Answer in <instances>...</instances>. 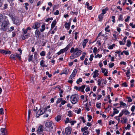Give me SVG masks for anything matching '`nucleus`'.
I'll use <instances>...</instances> for the list:
<instances>
[{"label":"nucleus","instance_id":"obj_11","mask_svg":"<svg viewBox=\"0 0 135 135\" xmlns=\"http://www.w3.org/2000/svg\"><path fill=\"white\" fill-rule=\"evenodd\" d=\"M40 27V24L38 22L35 23L32 27V28L34 29H37Z\"/></svg>","mask_w":135,"mask_h":135},{"label":"nucleus","instance_id":"obj_55","mask_svg":"<svg viewBox=\"0 0 135 135\" xmlns=\"http://www.w3.org/2000/svg\"><path fill=\"white\" fill-rule=\"evenodd\" d=\"M3 109L2 108H1L0 109V114H4V112H3Z\"/></svg>","mask_w":135,"mask_h":135},{"label":"nucleus","instance_id":"obj_35","mask_svg":"<svg viewBox=\"0 0 135 135\" xmlns=\"http://www.w3.org/2000/svg\"><path fill=\"white\" fill-rule=\"evenodd\" d=\"M113 110H114V111L113 112V113L114 114H118V113L119 112V111L117 109L114 108H113Z\"/></svg>","mask_w":135,"mask_h":135},{"label":"nucleus","instance_id":"obj_40","mask_svg":"<svg viewBox=\"0 0 135 135\" xmlns=\"http://www.w3.org/2000/svg\"><path fill=\"white\" fill-rule=\"evenodd\" d=\"M77 73V71L76 69H74L73 72H72L71 74L73 75L74 76H75Z\"/></svg>","mask_w":135,"mask_h":135},{"label":"nucleus","instance_id":"obj_5","mask_svg":"<svg viewBox=\"0 0 135 135\" xmlns=\"http://www.w3.org/2000/svg\"><path fill=\"white\" fill-rule=\"evenodd\" d=\"M85 88V85H82L81 86H80L78 87L77 86H75L74 87V89L76 90L81 91L82 92L84 93V89Z\"/></svg>","mask_w":135,"mask_h":135},{"label":"nucleus","instance_id":"obj_20","mask_svg":"<svg viewBox=\"0 0 135 135\" xmlns=\"http://www.w3.org/2000/svg\"><path fill=\"white\" fill-rule=\"evenodd\" d=\"M28 36L27 34L26 35V34L23 33L21 36L22 39L23 40H24L25 39L27 38Z\"/></svg>","mask_w":135,"mask_h":135},{"label":"nucleus","instance_id":"obj_18","mask_svg":"<svg viewBox=\"0 0 135 135\" xmlns=\"http://www.w3.org/2000/svg\"><path fill=\"white\" fill-rule=\"evenodd\" d=\"M88 39H84V40L83 42L82 43V45L83 48H84L86 45V44L88 42Z\"/></svg>","mask_w":135,"mask_h":135},{"label":"nucleus","instance_id":"obj_42","mask_svg":"<svg viewBox=\"0 0 135 135\" xmlns=\"http://www.w3.org/2000/svg\"><path fill=\"white\" fill-rule=\"evenodd\" d=\"M88 129V128L87 127H85L84 128H82L81 129V131L82 132L84 131L85 130H87Z\"/></svg>","mask_w":135,"mask_h":135},{"label":"nucleus","instance_id":"obj_52","mask_svg":"<svg viewBox=\"0 0 135 135\" xmlns=\"http://www.w3.org/2000/svg\"><path fill=\"white\" fill-rule=\"evenodd\" d=\"M69 122L71 124V125H74V123H75L76 121L75 120L70 121Z\"/></svg>","mask_w":135,"mask_h":135},{"label":"nucleus","instance_id":"obj_1","mask_svg":"<svg viewBox=\"0 0 135 135\" xmlns=\"http://www.w3.org/2000/svg\"><path fill=\"white\" fill-rule=\"evenodd\" d=\"M79 97L77 94L72 95L70 97V101L73 104H75L78 102Z\"/></svg>","mask_w":135,"mask_h":135},{"label":"nucleus","instance_id":"obj_50","mask_svg":"<svg viewBox=\"0 0 135 135\" xmlns=\"http://www.w3.org/2000/svg\"><path fill=\"white\" fill-rule=\"evenodd\" d=\"M89 133V132L88 131H84L83 133L84 135H88Z\"/></svg>","mask_w":135,"mask_h":135},{"label":"nucleus","instance_id":"obj_34","mask_svg":"<svg viewBox=\"0 0 135 135\" xmlns=\"http://www.w3.org/2000/svg\"><path fill=\"white\" fill-rule=\"evenodd\" d=\"M79 33L78 32H76L75 33V40H77V38L78 37V34Z\"/></svg>","mask_w":135,"mask_h":135},{"label":"nucleus","instance_id":"obj_13","mask_svg":"<svg viewBox=\"0 0 135 135\" xmlns=\"http://www.w3.org/2000/svg\"><path fill=\"white\" fill-rule=\"evenodd\" d=\"M98 71L97 70H95L94 72V75L93 76V78H95L98 76L99 74L98 73Z\"/></svg>","mask_w":135,"mask_h":135},{"label":"nucleus","instance_id":"obj_24","mask_svg":"<svg viewBox=\"0 0 135 135\" xmlns=\"http://www.w3.org/2000/svg\"><path fill=\"white\" fill-rule=\"evenodd\" d=\"M1 132L3 134V135H5V133L6 132V129L4 128H2L1 129Z\"/></svg>","mask_w":135,"mask_h":135},{"label":"nucleus","instance_id":"obj_64","mask_svg":"<svg viewBox=\"0 0 135 135\" xmlns=\"http://www.w3.org/2000/svg\"><path fill=\"white\" fill-rule=\"evenodd\" d=\"M122 85L124 87H127L128 86L126 83H124L122 84Z\"/></svg>","mask_w":135,"mask_h":135},{"label":"nucleus","instance_id":"obj_56","mask_svg":"<svg viewBox=\"0 0 135 135\" xmlns=\"http://www.w3.org/2000/svg\"><path fill=\"white\" fill-rule=\"evenodd\" d=\"M70 121L69 119L68 118H66V120L65 121V123L66 124L68 123Z\"/></svg>","mask_w":135,"mask_h":135},{"label":"nucleus","instance_id":"obj_63","mask_svg":"<svg viewBox=\"0 0 135 135\" xmlns=\"http://www.w3.org/2000/svg\"><path fill=\"white\" fill-rule=\"evenodd\" d=\"M115 122L114 121L110 120L109 121V125H111L112 124H114Z\"/></svg>","mask_w":135,"mask_h":135},{"label":"nucleus","instance_id":"obj_61","mask_svg":"<svg viewBox=\"0 0 135 135\" xmlns=\"http://www.w3.org/2000/svg\"><path fill=\"white\" fill-rule=\"evenodd\" d=\"M46 74L47 75H48V76L49 77H50L52 76V75L51 74H49V72L48 71L46 72Z\"/></svg>","mask_w":135,"mask_h":135},{"label":"nucleus","instance_id":"obj_62","mask_svg":"<svg viewBox=\"0 0 135 135\" xmlns=\"http://www.w3.org/2000/svg\"><path fill=\"white\" fill-rule=\"evenodd\" d=\"M75 76L71 74L69 77V79L71 80H73Z\"/></svg>","mask_w":135,"mask_h":135},{"label":"nucleus","instance_id":"obj_46","mask_svg":"<svg viewBox=\"0 0 135 135\" xmlns=\"http://www.w3.org/2000/svg\"><path fill=\"white\" fill-rule=\"evenodd\" d=\"M103 18V17L102 15H100L99 16V18L100 21H101L102 20Z\"/></svg>","mask_w":135,"mask_h":135},{"label":"nucleus","instance_id":"obj_12","mask_svg":"<svg viewBox=\"0 0 135 135\" xmlns=\"http://www.w3.org/2000/svg\"><path fill=\"white\" fill-rule=\"evenodd\" d=\"M7 18L6 16L2 15H0V22H2L4 20Z\"/></svg>","mask_w":135,"mask_h":135},{"label":"nucleus","instance_id":"obj_10","mask_svg":"<svg viewBox=\"0 0 135 135\" xmlns=\"http://www.w3.org/2000/svg\"><path fill=\"white\" fill-rule=\"evenodd\" d=\"M0 52L3 54H10L11 52L9 50H5L0 49Z\"/></svg>","mask_w":135,"mask_h":135},{"label":"nucleus","instance_id":"obj_45","mask_svg":"<svg viewBox=\"0 0 135 135\" xmlns=\"http://www.w3.org/2000/svg\"><path fill=\"white\" fill-rule=\"evenodd\" d=\"M102 55L101 54H98L97 55H95L94 57L95 58H97L98 57L99 58H100L101 57H102Z\"/></svg>","mask_w":135,"mask_h":135},{"label":"nucleus","instance_id":"obj_43","mask_svg":"<svg viewBox=\"0 0 135 135\" xmlns=\"http://www.w3.org/2000/svg\"><path fill=\"white\" fill-rule=\"evenodd\" d=\"M62 100V98H59L56 101V103L57 104L59 103Z\"/></svg>","mask_w":135,"mask_h":135},{"label":"nucleus","instance_id":"obj_4","mask_svg":"<svg viewBox=\"0 0 135 135\" xmlns=\"http://www.w3.org/2000/svg\"><path fill=\"white\" fill-rule=\"evenodd\" d=\"M12 21L13 22V23L16 25H19L21 23V21L20 20L19 18L17 17H11Z\"/></svg>","mask_w":135,"mask_h":135},{"label":"nucleus","instance_id":"obj_14","mask_svg":"<svg viewBox=\"0 0 135 135\" xmlns=\"http://www.w3.org/2000/svg\"><path fill=\"white\" fill-rule=\"evenodd\" d=\"M56 23V20H54L53 22H52L51 25V30H52L54 28V27L55 26Z\"/></svg>","mask_w":135,"mask_h":135},{"label":"nucleus","instance_id":"obj_49","mask_svg":"<svg viewBox=\"0 0 135 135\" xmlns=\"http://www.w3.org/2000/svg\"><path fill=\"white\" fill-rule=\"evenodd\" d=\"M109 68H112L114 65V64L113 63H112L111 64L109 63Z\"/></svg>","mask_w":135,"mask_h":135},{"label":"nucleus","instance_id":"obj_53","mask_svg":"<svg viewBox=\"0 0 135 135\" xmlns=\"http://www.w3.org/2000/svg\"><path fill=\"white\" fill-rule=\"evenodd\" d=\"M135 109V106L134 105H133L131 109V110L132 112L134 111V110Z\"/></svg>","mask_w":135,"mask_h":135},{"label":"nucleus","instance_id":"obj_8","mask_svg":"<svg viewBox=\"0 0 135 135\" xmlns=\"http://www.w3.org/2000/svg\"><path fill=\"white\" fill-rule=\"evenodd\" d=\"M81 50H79L78 48H76L75 49V55L78 57L81 55Z\"/></svg>","mask_w":135,"mask_h":135},{"label":"nucleus","instance_id":"obj_16","mask_svg":"<svg viewBox=\"0 0 135 135\" xmlns=\"http://www.w3.org/2000/svg\"><path fill=\"white\" fill-rule=\"evenodd\" d=\"M102 72L104 73V75L105 76H107V74L108 73V72L106 69L102 68Z\"/></svg>","mask_w":135,"mask_h":135},{"label":"nucleus","instance_id":"obj_7","mask_svg":"<svg viewBox=\"0 0 135 135\" xmlns=\"http://www.w3.org/2000/svg\"><path fill=\"white\" fill-rule=\"evenodd\" d=\"M45 111L44 110V109L43 110L41 109H39L37 111V112L36 114V116L37 117H39L40 115H42L45 112Z\"/></svg>","mask_w":135,"mask_h":135},{"label":"nucleus","instance_id":"obj_36","mask_svg":"<svg viewBox=\"0 0 135 135\" xmlns=\"http://www.w3.org/2000/svg\"><path fill=\"white\" fill-rule=\"evenodd\" d=\"M82 81V80L81 78H79L76 81V83L78 84H79L80 82H81Z\"/></svg>","mask_w":135,"mask_h":135},{"label":"nucleus","instance_id":"obj_37","mask_svg":"<svg viewBox=\"0 0 135 135\" xmlns=\"http://www.w3.org/2000/svg\"><path fill=\"white\" fill-rule=\"evenodd\" d=\"M109 28V26H107L105 28V31L109 32L110 30L108 29Z\"/></svg>","mask_w":135,"mask_h":135},{"label":"nucleus","instance_id":"obj_30","mask_svg":"<svg viewBox=\"0 0 135 135\" xmlns=\"http://www.w3.org/2000/svg\"><path fill=\"white\" fill-rule=\"evenodd\" d=\"M11 58L14 60H16V56L15 53L14 54H12L10 56Z\"/></svg>","mask_w":135,"mask_h":135},{"label":"nucleus","instance_id":"obj_9","mask_svg":"<svg viewBox=\"0 0 135 135\" xmlns=\"http://www.w3.org/2000/svg\"><path fill=\"white\" fill-rule=\"evenodd\" d=\"M71 128L69 127L66 128L65 129V132L67 135H69L71 132Z\"/></svg>","mask_w":135,"mask_h":135},{"label":"nucleus","instance_id":"obj_38","mask_svg":"<svg viewBox=\"0 0 135 135\" xmlns=\"http://www.w3.org/2000/svg\"><path fill=\"white\" fill-rule=\"evenodd\" d=\"M97 48L96 47H95L93 49V53L95 54V55H96L97 54Z\"/></svg>","mask_w":135,"mask_h":135},{"label":"nucleus","instance_id":"obj_57","mask_svg":"<svg viewBox=\"0 0 135 135\" xmlns=\"http://www.w3.org/2000/svg\"><path fill=\"white\" fill-rule=\"evenodd\" d=\"M35 33L37 35L39 36L40 35V32L39 30H36L35 32Z\"/></svg>","mask_w":135,"mask_h":135},{"label":"nucleus","instance_id":"obj_26","mask_svg":"<svg viewBox=\"0 0 135 135\" xmlns=\"http://www.w3.org/2000/svg\"><path fill=\"white\" fill-rule=\"evenodd\" d=\"M68 73V70L65 68V69L62 72V74H67Z\"/></svg>","mask_w":135,"mask_h":135},{"label":"nucleus","instance_id":"obj_32","mask_svg":"<svg viewBox=\"0 0 135 135\" xmlns=\"http://www.w3.org/2000/svg\"><path fill=\"white\" fill-rule=\"evenodd\" d=\"M20 54H18L16 53H15V55L16 56V57H17L19 60H20L21 59V56Z\"/></svg>","mask_w":135,"mask_h":135},{"label":"nucleus","instance_id":"obj_22","mask_svg":"<svg viewBox=\"0 0 135 135\" xmlns=\"http://www.w3.org/2000/svg\"><path fill=\"white\" fill-rule=\"evenodd\" d=\"M120 107H122V106H123V107L124 106H125L126 107H127V105H126L125 103H124L123 102L120 101Z\"/></svg>","mask_w":135,"mask_h":135},{"label":"nucleus","instance_id":"obj_59","mask_svg":"<svg viewBox=\"0 0 135 135\" xmlns=\"http://www.w3.org/2000/svg\"><path fill=\"white\" fill-rule=\"evenodd\" d=\"M75 49L74 48V47L72 48L70 50V52L71 53H73V52H74V53H75Z\"/></svg>","mask_w":135,"mask_h":135},{"label":"nucleus","instance_id":"obj_3","mask_svg":"<svg viewBox=\"0 0 135 135\" xmlns=\"http://www.w3.org/2000/svg\"><path fill=\"white\" fill-rule=\"evenodd\" d=\"M54 126V123L52 121L46 122L45 124V126L46 127V130L47 131H52Z\"/></svg>","mask_w":135,"mask_h":135},{"label":"nucleus","instance_id":"obj_48","mask_svg":"<svg viewBox=\"0 0 135 135\" xmlns=\"http://www.w3.org/2000/svg\"><path fill=\"white\" fill-rule=\"evenodd\" d=\"M128 101V102H132V100L130 97H128L127 98Z\"/></svg>","mask_w":135,"mask_h":135},{"label":"nucleus","instance_id":"obj_44","mask_svg":"<svg viewBox=\"0 0 135 135\" xmlns=\"http://www.w3.org/2000/svg\"><path fill=\"white\" fill-rule=\"evenodd\" d=\"M94 57V55L93 54H91L90 56V58L89 60L90 61H92L93 60V58Z\"/></svg>","mask_w":135,"mask_h":135},{"label":"nucleus","instance_id":"obj_51","mask_svg":"<svg viewBox=\"0 0 135 135\" xmlns=\"http://www.w3.org/2000/svg\"><path fill=\"white\" fill-rule=\"evenodd\" d=\"M124 53L127 55H129V53L128 51H123Z\"/></svg>","mask_w":135,"mask_h":135},{"label":"nucleus","instance_id":"obj_19","mask_svg":"<svg viewBox=\"0 0 135 135\" xmlns=\"http://www.w3.org/2000/svg\"><path fill=\"white\" fill-rule=\"evenodd\" d=\"M45 24L44 23L42 24V25L41 26V28L40 29V31L41 32H43L44 31L45 28Z\"/></svg>","mask_w":135,"mask_h":135},{"label":"nucleus","instance_id":"obj_60","mask_svg":"<svg viewBox=\"0 0 135 135\" xmlns=\"http://www.w3.org/2000/svg\"><path fill=\"white\" fill-rule=\"evenodd\" d=\"M129 25L132 27L133 28H135V24L133 25L132 23H130Z\"/></svg>","mask_w":135,"mask_h":135},{"label":"nucleus","instance_id":"obj_47","mask_svg":"<svg viewBox=\"0 0 135 135\" xmlns=\"http://www.w3.org/2000/svg\"><path fill=\"white\" fill-rule=\"evenodd\" d=\"M101 80L100 79H98L97 80L98 85V86H100L101 84Z\"/></svg>","mask_w":135,"mask_h":135},{"label":"nucleus","instance_id":"obj_27","mask_svg":"<svg viewBox=\"0 0 135 135\" xmlns=\"http://www.w3.org/2000/svg\"><path fill=\"white\" fill-rule=\"evenodd\" d=\"M130 69H129L126 73V75L127 77H129L130 75L129 74L130 73Z\"/></svg>","mask_w":135,"mask_h":135},{"label":"nucleus","instance_id":"obj_41","mask_svg":"<svg viewBox=\"0 0 135 135\" xmlns=\"http://www.w3.org/2000/svg\"><path fill=\"white\" fill-rule=\"evenodd\" d=\"M40 55L41 56H44L45 55V52L44 51H42L40 53Z\"/></svg>","mask_w":135,"mask_h":135},{"label":"nucleus","instance_id":"obj_33","mask_svg":"<svg viewBox=\"0 0 135 135\" xmlns=\"http://www.w3.org/2000/svg\"><path fill=\"white\" fill-rule=\"evenodd\" d=\"M101 105V103L97 102L96 103V106L98 108H100Z\"/></svg>","mask_w":135,"mask_h":135},{"label":"nucleus","instance_id":"obj_28","mask_svg":"<svg viewBox=\"0 0 135 135\" xmlns=\"http://www.w3.org/2000/svg\"><path fill=\"white\" fill-rule=\"evenodd\" d=\"M131 42L130 40H127V43L126 45L128 47H129L131 45Z\"/></svg>","mask_w":135,"mask_h":135},{"label":"nucleus","instance_id":"obj_54","mask_svg":"<svg viewBox=\"0 0 135 135\" xmlns=\"http://www.w3.org/2000/svg\"><path fill=\"white\" fill-rule=\"evenodd\" d=\"M88 120L89 121H90L91 119H92V117L91 116V115H88Z\"/></svg>","mask_w":135,"mask_h":135},{"label":"nucleus","instance_id":"obj_29","mask_svg":"<svg viewBox=\"0 0 135 135\" xmlns=\"http://www.w3.org/2000/svg\"><path fill=\"white\" fill-rule=\"evenodd\" d=\"M61 119V116L60 115L57 116L55 118V120L57 122H59Z\"/></svg>","mask_w":135,"mask_h":135},{"label":"nucleus","instance_id":"obj_39","mask_svg":"<svg viewBox=\"0 0 135 135\" xmlns=\"http://www.w3.org/2000/svg\"><path fill=\"white\" fill-rule=\"evenodd\" d=\"M33 55H30L29 56V58L28 59V61L29 62L31 61L32 59Z\"/></svg>","mask_w":135,"mask_h":135},{"label":"nucleus","instance_id":"obj_23","mask_svg":"<svg viewBox=\"0 0 135 135\" xmlns=\"http://www.w3.org/2000/svg\"><path fill=\"white\" fill-rule=\"evenodd\" d=\"M43 130V128L42 126H40L38 127V129L37 130L38 132H42Z\"/></svg>","mask_w":135,"mask_h":135},{"label":"nucleus","instance_id":"obj_58","mask_svg":"<svg viewBox=\"0 0 135 135\" xmlns=\"http://www.w3.org/2000/svg\"><path fill=\"white\" fill-rule=\"evenodd\" d=\"M81 111V110L80 109H79L78 110H75V112L77 114H78L80 113Z\"/></svg>","mask_w":135,"mask_h":135},{"label":"nucleus","instance_id":"obj_2","mask_svg":"<svg viewBox=\"0 0 135 135\" xmlns=\"http://www.w3.org/2000/svg\"><path fill=\"white\" fill-rule=\"evenodd\" d=\"M9 24V22L7 18L4 20L2 22L1 25V29L3 31H6L8 26Z\"/></svg>","mask_w":135,"mask_h":135},{"label":"nucleus","instance_id":"obj_31","mask_svg":"<svg viewBox=\"0 0 135 135\" xmlns=\"http://www.w3.org/2000/svg\"><path fill=\"white\" fill-rule=\"evenodd\" d=\"M118 18L119 21H123V15H120Z\"/></svg>","mask_w":135,"mask_h":135},{"label":"nucleus","instance_id":"obj_6","mask_svg":"<svg viewBox=\"0 0 135 135\" xmlns=\"http://www.w3.org/2000/svg\"><path fill=\"white\" fill-rule=\"evenodd\" d=\"M71 46V43L68 44L64 48L61 49L60 51L61 53H63L65 51H66Z\"/></svg>","mask_w":135,"mask_h":135},{"label":"nucleus","instance_id":"obj_17","mask_svg":"<svg viewBox=\"0 0 135 135\" xmlns=\"http://www.w3.org/2000/svg\"><path fill=\"white\" fill-rule=\"evenodd\" d=\"M45 61L44 60H42L40 62V65L43 67H47V65H46L44 64Z\"/></svg>","mask_w":135,"mask_h":135},{"label":"nucleus","instance_id":"obj_25","mask_svg":"<svg viewBox=\"0 0 135 135\" xmlns=\"http://www.w3.org/2000/svg\"><path fill=\"white\" fill-rule=\"evenodd\" d=\"M77 57L75 55L74 53L72 54L70 56V58L72 59H73Z\"/></svg>","mask_w":135,"mask_h":135},{"label":"nucleus","instance_id":"obj_15","mask_svg":"<svg viewBox=\"0 0 135 135\" xmlns=\"http://www.w3.org/2000/svg\"><path fill=\"white\" fill-rule=\"evenodd\" d=\"M122 112L123 113V114H124L125 115H129L130 113L128 110L126 109H124L122 110Z\"/></svg>","mask_w":135,"mask_h":135},{"label":"nucleus","instance_id":"obj_21","mask_svg":"<svg viewBox=\"0 0 135 135\" xmlns=\"http://www.w3.org/2000/svg\"><path fill=\"white\" fill-rule=\"evenodd\" d=\"M70 24L68 23H66L65 24V27L68 30L70 27Z\"/></svg>","mask_w":135,"mask_h":135}]
</instances>
